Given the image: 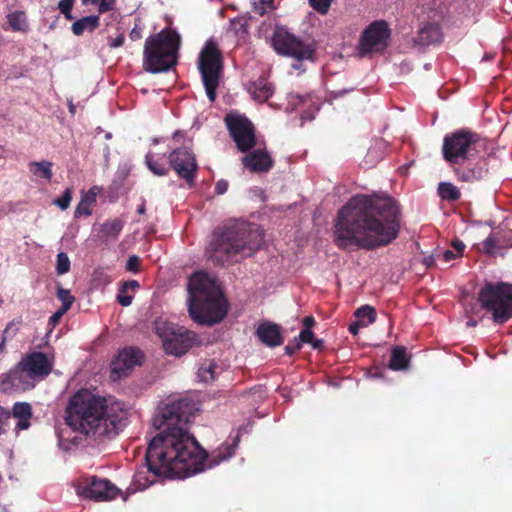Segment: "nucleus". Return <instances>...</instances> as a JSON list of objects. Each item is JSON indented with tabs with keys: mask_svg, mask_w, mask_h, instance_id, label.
<instances>
[{
	"mask_svg": "<svg viewBox=\"0 0 512 512\" xmlns=\"http://www.w3.org/2000/svg\"><path fill=\"white\" fill-rule=\"evenodd\" d=\"M166 353L175 356L185 354L189 348L198 343L197 335L184 327L168 325L160 332Z\"/></svg>",
	"mask_w": 512,
	"mask_h": 512,
	"instance_id": "nucleus-12",
	"label": "nucleus"
},
{
	"mask_svg": "<svg viewBox=\"0 0 512 512\" xmlns=\"http://www.w3.org/2000/svg\"><path fill=\"white\" fill-rule=\"evenodd\" d=\"M303 324L305 326L304 329H310L314 324V318L312 316H307L303 319Z\"/></svg>",
	"mask_w": 512,
	"mask_h": 512,
	"instance_id": "nucleus-54",
	"label": "nucleus"
},
{
	"mask_svg": "<svg viewBox=\"0 0 512 512\" xmlns=\"http://www.w3.org/2000/svg\"><path fill=\"white\" fill-rule=\"evenodd\" d=\"M171 167L176 173L191 182L194 178V173L197 170V164L194 155L185 148L175 149L169 157Z\"/></svg>",
	"mask_w": 512,
	"mask_h": 512,
	"instance_id": "nucleus-17",
	"label": "nucleus"
},
{
	"mask_svg": "<svg viewBox=\"0 0 512 512\" xmlns=\"http://www.w3.org/2000/svg\"><path fill=\"white\" fill-rule=\"evenodd\" d=\"M458 257H459V256L457 255V253H456V252H454V250H450V249H448V250H445V251L443 252V260H444L445 262H449V261H451V260H453V259H456V258H458Z\"/></svg>",
	"mask_w": 512,
	"mask_h": 512,
	"instance_id": "nucleus-52",
	"label": "nucleus"
},
{
	"mask_svg": "<svg viewBox=\"0 0 512 512\" xmlns=\"http://www.w3.org/2000/svg\"><path fill=\"white\" fill-rule=\"evenodd\" d=\"M77 492L89 499L108 501L116 498L119 490L108 480L91 477L78 486Z\"/></svg>",
	"mask_w": 512,
	"mask_h": 512,
	"instance_id": "nucleus-15",
	"label": "nucleus"
},
{
	"mask_svg": "<svg viewBox=\"0 0 512 512\" xmlns=\"http://www.w3.org/2000/svg\"><path fill=\"white\" fill-rule=\"evenodd\" d=\"M164 154L160 155L153 152H148L145 157V162L148 169L157 176H164L168 173V168L163 164Z\"/></svg>",
	"mask_w": 512,
	"mask_h": 512,
	"instance_id": "nucleus-27",
	"label": "nucleus"
},
{
	"mask_svg": "<svg viewBox=\"0 0 512 512\" xmlns=\"http://www.w3.org/2000/svg\"><path fill=\"white\" fill-rule=\"evenodd\" d=\"M72 200V191L71 189H66L63 193V195L60 198H57L54 200V204L58 206L61 210H66L70 202Z\"/></svg>",
	"mask_w": 512,
	"mask_h": 512,
	"instance_id": "nucleus-37",
	"label": "nucleus"
},
{
	"mask_svg": "<svg viewBox=\"0 0 512 512\" xmlns=\"http://www.w3.org/2000/svg\"><path fill=\"white\" fill-rule=\"evenodd\" d=\"M57 298L62 302L61 308L67 311L71 308L75 301V298L71 294L70 290L62 287L57 288Z\"/></svg>",
	"mask_w": 512,
	"mask_h": 512,
	"instance_id": "nucleus-34",
	"label": "nucleus"
},
{
	"mask_svg": "<svg viewBox=\"0 0 512 512\" xmlns=\"http://www.w3.org/2000/svg\"><path fill=\"white\" fill-rule=\"evenodd\" d=\"M61 13L65 16L66 19H68V20L73 19L71 11H69V12H61Z\"/></svg>",
	"mask_w": 512,
	"mask_h": 512,
	"instance_id": "nucleus-60",
	"label": "nucleus"
},
{
	"mask_svg": "<svg viewBox=\"0 0 512 512\" xmlns=\"http://www.w3.org/2000/svg\"><path fill=\"white\" fill-rule=\"evenodd\" d=\"M262 241L263 231L257 225L234 221L213 233L207 253L217 263L237 261L238 256L252 255Z\"/></svg>",
	"mask_w": 512,
	"mask_h": 512,
	"instance_id": "nucleus-4",
	"label": "nucleus"
},
{
	"mask_svg": "<svg viewBox=\"0 0 512 512\" xmlns=\"http://www.w3.org/2000/svg\"><path fill=\"white\" fill-rule=\"evenodd\" d=\"M228 190V182L226 180H219L215 185V192L218 195H223Z\"/></svg>",
	"mask_w": 512,
	"mask_h": 512,
	"instance_id": "nucleus-47",
	"label": "nucleus"
},
{
	"mask_svg": "<svg viewBox=\"0 0 512 512\" xmlns=\"http://www.w3.org/2000/svg\"><path fill=\"white\" fill-rule=\"evenodd\" d=\"M398 215L399 208L390 197L356 195L338 212L335 242L341 248L386 246L398 236Z\"/></svg>",
	"mask_w": 512,
	"mask_h": 512,
	"instance_id": "nucleus-2",
	"label": "nucleus"
},
{
	"mask_svg": "<svg viewBox=\"0 0 512 512\" xmlns=\"http://www.w3.org/2000/svg\"><path fill=\"white\" fill-rule=\"evenodd\" d=\"M52 166L53 164L49 161H32L29 163L28 168L31 174L37 179H45L50 181L52 179Z\"/></svg>",
	"mask_w": 512,
	"mask_h": 512,
	"instance_id": "nucleus-26",
	"label": "nucleus"
},
{
	"mask_svg": "<svg viewBox=\"0 0 512 512\" xmlns=\"http://www.w3.org/2000/svg\"><path fill=\"white\" fill-rule=\"evenodd\" d=\"M355 316L358 318L362 327H367L374 323L376 320V312L372 306L364 305L355 311Z\"/></svg>",
	"mask_w": 512,
	"mask_h": 512,
	"instance_id": "nucleus-29",
	"label": "nucleus"
},
{
	"mask_svg": "<svg viewBox=\"0 0 512 512\" xmlns=\"http://www.w3.org/2000/svg\"><path fill=\"white\" fill-rule=\"evenodd\" d=\"M8 23L14 31H26L28 28L26 15L24 12L16 11L8 14Z\"/></svg>",
	"mask_w": 512,
	"mask_h": 512,
	"instance_id": "nucleus-31",
	"label": "nucleus"
},
{
	"mask_svg": "<svg viewBox=\"0 0 512 512\" xmlns=\"http://www.w3.org/2000/svg\"><path fill=\"white\" fill-rule=\"evenodd\" d=\"M227 128L241 152H246L256 144L252 123L244 116L229 113L225 117Z\"/></svg>",
	"mask_w": 512,
	"mask_h": 512,
	"instance_id": "nucleus-13",
	"label": "nucleus"
},
{
	"mask_svg": "<svg viewBox=\"0 0 512 512\" xmlns=\"http://www.w3.org/2000/svg\"><path fill=\"white\" fill-rule=\"evenodd\" d=\"M123 292L136 291L139 288V283L136 280L126 281L122 284Z\"/></svg>",
	"mask_w": 512,
	"mask_h": 512,
	"instance_id": "nucleus-48",
	"label": "nucleus"
},
{
	"mask_svg": "<svg viewBox=\"0 0 512 512\" xmlns=\"http://www.w3.org/2000/svg\"><path fill=\"white\" fill-rule=\"evenodd\" d=\"M475 135L457 132L444 138L443 156L451 164H459L477 153Z\"/></svg>",
	"mask_w": 512,
	"mask_h": 512,
	"instance_id": "nucleus-10",
	"label": "nucleus"
},
{
	"mask_svg": "<svg viewBox=\"0 0 512 512\" xmlns=\"http://www.w3.org/2000/svg\"><path fill=\"white\" fill-rule=\"evenodd\" d=\"M249 91L253 98L259 102L268 100L269 97L273 94V88L271 84L265 79H259L253 82L249 87Z\"/></svg>",
	"mask_w": 512,
	"mask_h": 512,
	"instance_id": "nucleus-25",
	"label": "nucleus"
},
{
	"mask_svg": "<svg viewBox=\"0 0 512 512\" xmlns=\"http://www.w3.org/2000/svg\"><path fill=\"white\" fill-rule=\"evenodd\" d=\"M99 26V16L90 15L82 17L81 19L76 20L72 26L71 30L74 35L80 36L84 32H92Z\"/></svg>",
	"mask_w": 512,
	"mask_h": 512,
	"instance_id": "nucleus-24",
	"label": "nucleus"
},
{
	"mask_svg": "<svg viewBox=\"0 0 512 512\" xmlns=\"http://www.w3.org/2000/svg\"><path fill=\"white\" fill-rule=\"evenodd\" d=\"M82 3L84 5H88V4H97L98 3V0H82Z\"/></svg>",
	"mask_w": 512,
	"mask_h": 512,
	"instance_id": "nucleus-59",
	"label": "nucleus"
},
{
	"mask_svg": "<svg viewBox=\"0 0 512 512\" xmlns=\"http://www.w3.org/2000/svg\"><path fill=\"white\" fill-rule=\"evenodd\" d=\"M453 250L457 253L458 256H461L463 254V251L465 249V244L460 240H455L452 242Z\"/></svg>",
	"mask_w": 512,
	"mask_h": 512,
	"instance_id": "nucleus-51",
	"label": "nucleus"
},
{
	"mask_svg": "<svg viewBox=\"0 0 512 512\" xmlns=\"http://www.w3.org/2000/svg\"><path fill=\"white\" fill-rule=\"evenodd\" d=\"M499 247L500 246L498 245V241L493 235H489L483 241V250L488 254H493L495 250Z\"/></svg>",
	"mask_w": 512,
	"mask_h": 512,
	"instance_id": "nucleus-38",
	"label": "nucleus"
},
{
	"mask_svg": "<svg viewBox=\"0 0 512 512\" xmlns=\"http://www.w3.org/2000/svg\"><path fill=\"white\" fill-rule=\"evenodd\" d=\"M274 0H253V11L258 15H264L275 9Z\"/></svg>",
	"mask_w": 512,
	"mask_h": 512,
	"instance_id": "nucleus-35",
	"label": "nucleus"
},
{
	"mask_svg": "<svg viewBox=\"0 0 512 512\" xmlns=\"http://www.w3.org/2000/svg\"><path fill=\"white\" fill-rule=\"evenodd\" d=\"M291 97H293V98H297V99H299L300 101H302V100H303V97H301V96H299V95H292Z\"/></svg>",
	"mask_w": 512,
	"mask_h": 512,
	"instance_id": "nucleus-64",
	"label": "nucleus"
},
{
	"mask_svg": "<svg viewBox=\"0 0 512 512\" xmlns=\"http://www.w3.org/2000/svg\"><path fill=\"white\" fill-rule=\"evenodd\" d=\"M492 57H493V56H492L491 54L486 53V54L483 56V60H487V61H488V60H491V59H492Z\"/></svg>",
	"mask_w": 512,
	"mask_h": 512,
	"instance_id": "nucleus-62",
	"label": "nucleus"
},
{
	"mask_svg": "<svg viewBox=\"0 0 512 512\" xmlns=\"http://www.w3.org/2000/svg\"><path fill=\"white\" fill-rule=\"evenodd\" d=\"M124 227V221L120 218L108 219L101 224L99 229L100 238L104 242L114 241L120 235Z\"/></svg>",
	"mask_w": 512,
	"mask_h": 512,
	"instance_id": "nucleus-22",
	"label": "nucleus"
},
{
	"mask_svg": "<svg viewBox=\"0 0 512 512\" xmlns=\"http://www.w3.org/2000/svg\"><path fill=\"white\" fill-rule=\"evenodd\" d=\"M314 349H321L323 346V341L321 339H315L313 338L312 342L310 343Z\"/></svg>",
	"mask_w": 512,
	"mask_h": 512,
	"instance_id": "nucleus-56",
	"label": "nucleus"
},
{
	"mask_svg": "<svg viewBox=\"0 0 512 512\" xmlns=\"http://www.w3.org/2000/svg\"><path fill=\"white\" fill-rule=\"evenodd\" d=\"M91 213L92 212L90 209V205L79 202V204L77 205V207L75 209L74 215L76 218H79L81 216H89V215H91Z\"/></svg>",
	"mask_w": 512,
	"mask_h": 512,
	"instance_id": "nucleus-43",
	"label": "nucleus"
},
{
	"mask_svg": "<svg viewBox=\"0 0 512 512\" xmlns=\"http://www.w3.org/2000/svg\"><path fill=\"white\" fill-rule=\"evenodd\" d=\"M455 172L459 180L466 182L479 180L484 175V170L482 168H474L469 170L456 169Z\"/></svg>",
	"mask_w": 512,
	"mask_h": 512,
	"instance_id": "nucleus-32",
	"label": "nucleus"
},
{
	"mask_svg": "<svg viewBox=\"0 0 512 512\" xmlns=\"http://www.w3.org/2000/svg\"><path fill=\"white\" fill-rule=\"evenodd\" d=\"M245 167L253 172H266L273 164V161L264 149H257L242 158Z\"/></svg>",
	"mask_w": 512,
	"mask_h": 512,
	"instance_id": "nucleus-18",
	"label": "nucleus"
},
{
	"mask_svg": "<svg viewBox=\"0 0 512 512\" xmlns=\"http://www.w3.org/2000/svg\"><path fill=\"white\" fill-rule=\"evenodd\" d=\"M73 6V1L71 0H61L58 3V8L61 12H69L71 11Z\"/></svg>",
	"mask_w": 512,
	"mask_h": 512,
	"instance_id": "nucleus-49",
	"label": "nucleus"
},
{
	"mask_svg": "<svg viewBox=\"0 0 512 512\" xmlns=\"http://www.w3.org/2000/svg\"><path fill=\"white\" fill-rule=\"evenodd\" d=\"M70 270V260L66 253L57 254L56 271L59 275L66 274Z\"/></svg>",
	"mask_w": 512,
	"mask_h": 512,
	"instance_id": "nucleus-36",
	"label": "nucleus"
},
{
	"mask_svg": "<svg viewBox=\"0 0 512 512\" xmlns=\"http://www.w3.org/2000/svg\"><path fill=\"white\" fill-rule=\"evenodd\" d=\"M116 0H99L98 4V10L99 13H106L108 11H111L114 9Z\"/></svg>",
	"mask_w": 512,
	"mask_h": 512,
	"instance_id": "nucleus-45",
	"label": "nucleus"
},
{
	"mask_svg": "<svg viewBox=\"0 0 512 512\" xmlns=\"http://www.w3.org/2000/svg\"><path fill=\"white\" fill-rule=\"evenodd\" d=\"M138 214H144L145 213V206L144 204L140 205L137 209Z\"/></svg>",
	"mask_w": 512,
	"mask_h": 512,
	"instance_id": "nucleus-61",
	"label": "nucleus"
},
{
	"mask_svg": "<svg viewBox=\"0 0 512 512\" xmlns=\"http://www.w3.org/2000/svg\"><path fill=\"white\" fill-rule=\"evenodd\" d=\"M9 329V326L6 327V329L3 331V336H2V339L0 341V352H2L5 348V345H6V336L5 334L7 333Z\"/></svg>",
	"mask_w": 512,
	"mask_h": 512,
	"instance_id": "nucleus-57",
	"label": "nucleus"
},
{
	"mask_svg": "<svg viewBox=\"0 0 512 512\" xmlns=\"http://www.w3.org/2000/svg\"><path fill=\"white\" fill-rule=\"evenodd\" d=\"M442 31L438 24L426 23L420 27L415 42L421 46H429L441 42Z\"/></svg>",
	"mask_w": 512,
	"mask_h": 512,
	"instance_id": "nucleus-19",
	"label": "nucleus"
},
{
	"mask_svg": "<svg viewBox=\"0 0 512 512\" xmlns=\"http://www.w3.org/2000/svg\"><path fill=\"white\" fill-rule=\"evenodd\" d=\"M52 367L53 358L42 352H33L26 355L9 373V380L16 389L29 390L46 378Z\"/></svg>",
	"mask_w": 512,
	"mask_h": 512,
	"instance_id": "nucleus-7",
	"label": "nucleus"
},
{
	"mask_svg": "<svg viewBox=\"0 0 512 512\" xmlns=\"http://www.w3.org/2000/svg\"><path fill=\"white\" fill-rule=\"evenodd\" d=\"M66 312L67 310H63V308H60L55 313H53L49 318L50 325L52 327H55Z\"/></svg>",
	"mask_w": 512,
	"mask_h": 512,
	"instance_id": "nucleus-46",
	"label": "nucleus"
},
{
	"mask_svg": "<svg viewBox=\"0 0 512 512\" xmlns=\"http://www.w3.org/2000/svg\"><path fill=\"white\" fill-rule=\"evenodd\" d=\"M301 346H300V342H298L297 339H294V343L293 344H288L286 347H285V353L287 355H292L295 353V351H297L298 349H300Z\"/></svg>",
	"mask_w": 512,
	"mask_h": 512,
	"instance_id": "nucleus-50",
	"label": "nucleus"
},
{
	"mask_svg": "<svg viewBox=\"0 0 512 512\" xmlns=\"http://www.w3.org/2000/svg\"><path fill=\"white\" fill-rule=\"evenodd\" d=\"M133 299V295L128 294V292H123V287L120 288L119 293L117 294V301L123 307H128L131 305Z\"/></svg>",
	"mask_w": 512,
	"mask_h": 512,
	"instance_id": "nucleus-41",
	"label": "nucleus"
},
{
	"mask_svg": "<svg viewBox=\"0 0 512 512\" xmlns=\"http://www.w3.org/2000/svg\"><path fill=\"white\" fill-rule=\"evenodd\" d=\"M128 410L111 397L82 389L72 395L65 409V423L74 432L94 438L114 437L125 426Z\"/></svg>",
	"mask_w": 512,
	"mask_h": 512,
	"instance_id": "nucleus-3",
	"label": "nucleus"
},
{
	"mask_svg": "<svg viewBox=\"0 0 512 512\" xmlns=\"http://www.w3.org/2000/svg\"><path fill=\"white\" fill-rule=\"evenodd\" d=\"M311 6L322 14H326L332 0H309Z\"/></svg>",
	"mask_w": 512,
	"mask_h": 512,
	"instance_id": "nucleus-39",
	"label": "nucleus"
},
{
	"mask_svg": "<svg viewBox=\"0 0 512 512\" xmlns=\"http://www.w3.org/2000/svg\"><path fill=\"white\" fill-rule=\"evenodd\" d=\"M481 306L493 314L496 323H504L512 317V284H488L480 290Z\"/></svg>",
	"mask_w": 512,
	"mask_h": 512,
	"instance_id": "nucleus-8",
	"label": "nucleus"
},
{
	"mask_svg": "<svg viewBox=\"0 0 512 512\" xmlns=\"http://www.w3.org/2000/svg\"><path fill=\"white\" fill-rule=\"evenodd\" d=\"M142 353L139 349L128 347L121 350L111 364V378L118 380L132 370L135 366L141 364Z\"/></svg>",
	"mask_w": 512,
	"mask_h": 512,
	"instance_id": "nucleus-16",
	"label": "nucleus"
},
{
	"mask_svg": "<svg viewBox=\"0 0 512 512\" xmlns=\"http://www.w3.org/2000/svg\"><path fill=\"white\" fill-rule=\"evenodd\" d=\"M439 196L444 200L455 201L461 196L458 188L450 182H441L438 185Z\"/></svg>",
	"mask_w": 512,
	"mask_h": 512,
	"instance_id": "nucleus-30",
	"label": "nucleus"
},
{
	"mask_svg": "<svg viewBox=\"0 0 512 512\" xmlns=\"http://www.w3.org/2000/svg\"><path fill=\"white\" fill-rule=\"evenodd\" d=\"M187 288L188 311L193 321L211 326L226 316L228 304L214 277L198 271L189 278Z\"/></svg>",
	"mask_w": 512,
	"mask_h": 512,
	"instance_id": "nucleus-5",
	"label": "nucleus"
},
{
	"mask_svg": "<svg viewBox=\"0 0 512 512\" xmlns=\"http://www.w3.org/2000/svg\"><path fill=\"white\" fill-rule=\"evenodd\" d=\"M140 266V259L136 255H132L126 262V269L131 272H138Z\"/></svg>",
	"mask_w": 512,
	"mask_h": 512,
	"instance_id": "nucleus-42",
	"label": "nucleus"
},
{
	"mask_svg": "<svg viewBox=\"0 0 512 512\" xmlns=\"http://www.w3.org/2000/svg\"><path fill=\"white\" fill-rule=\"evenodd\" d=\"M409 364V358L407 356L404 347H395L392 350L391 358L389 362V368L394 371L405 370Z\"/></svg>",
	"mask_w": 512,
	"mask_h": 512,
	"instance_id": "nucleus-28",
	"label": "nucleus"
},
{
	"mask_svg": "<svg viewBox=\"0 0 512 512\" xmlns=\"http://www.w3.org/2000/svg\"><path fill=\"white\" fill-rule=\"evenodd\" d=\"M361 327H362V326H361L360 322H358V321H357L356 323H353V324H351V325L349 326V331H350L353 335H356V334H358L359 329H360Z\"/></svg>",
	"mask_w": 512,
	"mask_h": 512,
	"instance_id": "nucleus-55",
	"label": "nucleus"
},
{
	"mask_svg": "<svg viewBox=\"0 0 512 512\" xmlns=\"http://www.w3.org/2000/svg\"><path fill=\"white\" fill-rule=\"evenodd\" d=\"M313 338H314V334L310 329H303L300 332L299 337L296 339L298 340V342H300V346H301L302 343L310 344L312 342Z\"/></svg>",
	"mask_w": 512,
	"mask_h": 512,
	"instance_id": "nucleus-44",
	"label": "nucleus"
},
{
	"mask_svg": "<svg viewBox=\"0 0 512 512\" xmlns=\"http://www.w3.org/2000/svg\"><path fill=\"white\" fill-rule=\"evenodd\" d=\"M223 371V365L213 359H208L201 363L197 375L202 382L208 383L215 380Z\"/></svg>",
	"mask_w": 512,
	"mask_h": 512,
	"instance_id": "nucleus-23",
	"label": "nucleus"
},
{
	"mask_svg": "<svg viewBox=\"0 0 512 512\" xmlns=\"http://www.w3.org/2000/svg\"><path fill=\"white\" fill-rule=\"evenodd\" d=\"M124 43V37L123 36H118L117 38H115L111 43H110V46L113 47V48H116V47H120L122 46Z\"/></svg>",
	"mask_w": 512,
	"mask_h": 512,
	"instance_id": "nucleus-53",
	"label": "nucleus"
},
{
	"mask_svg": "<svg viewBox=\"0 0 512 512\" xmlns=\"http://www.w3.org/2000/svg\"><path fill=\"white\" fill-rule=\"evenodd\" d=\"M12 415L17 420L16 430H27L31 425L32 407L27 402H17L12 408Z\"/></svg>",
	"mask_w": 512,
	"mask_h": 512,
	"instance_id": "nucleus-21",
	"label": "nucleus"
},
{
	"mask_svg": "<svg viewBox=\"0 0 512 512\" xmlns=\"http://www.w3.org/2000/svg\"><path fill=\"white\" fill-rule=\"evenodd\" d=\"M188 402L179 400L166 404L153 419L159 430L146 450L147 469L138 470L129 491L137 492L154 483L156 476L184 479L228 460L235 453L240 437L214 450L208 459L196 440L188 432L190 413Z\"/></svg>",
	"mask_w": 512,
	"mask_h": 512,
	"instance_id": "nucleus-1",
	"label": "nucleus"
},
{
	"mask_svg": "<svg viewBox=\"0 0 512 512\" xmlns=\"http://www.w3.org/2000/svg\"><path fill=\"white\" fill-rule=\"evenodd\" d=\"M390 36L387 24L383 21L372 23L363 33L360 43L362 54L383 51Z\"/></svg>",
	"mask_w": 512,
	"mask_h": 512,
	"instance_id": "nucleus-14",
	"label": "nucleus"
},
{
	"mask_svg": "<svg viewBox=\"0 0 512 512\" xmlns=\"http://www.w3.org/2000/svg\"><path fill=\"white\" fill-rule=\"evenodd\" d=\"M180 36L172 30H162L145 40L144 68L151 73L168 71L177 62Z\"/></svg>",
	"mask_w": 512,
	"mask_h": 512,
	"instance_id": "nucleus-6",
	"label": "nucleus"
},
{
	"mask_svg": "<svg viewBox=\"0 0 512 512\" xmlns=\"http://www.w3.org/2000/svg\"><path fill=\"white\" fill-rule=\"evenodd\" d=\"M68 107H69V111L71 114H75L76 112V107L75 105L73 104L72 100H69L68 101Z\"/></svg>",
	"mask_w": 512,
	"mask_h": 512,
	"instance_id": "nucleus-58",
	"label": "nucleus"
},
{
	"mask_svg": "<svg viewBox=\"0 0 512 512\" xmlns=\"http://www.w3.org/2000/svg\"><path fill=\"white\" fill-rule=\"evenodd\" d=\"M476 324H477V323H476V321H474V320H469V321L467 322V325H468V326H476Z\"/></svg>",
	"mask_w": 512,
	"mask_h": 512,
	"instance_id": "nucleus-63",
	"label": "nucleus"
},
{
	"mask_svg": "<svg viewBox=\"0 0 512 512\" xmlns=\"http://www.w3.org/2000/svg\"><path fill=\"white\" fill-rule=\"evenodd\" d=\"M257 336L262 343L275 347L282 343L280 327L272 323H262L257 328Z\"/></svg>",
	"mask_w": 512,
	"mask_h": 512,
	"instance_id": "nucleus-20",
	"label": "nucleus"
},
{
	"mask_svg": "<svg viewBox=\"0 0 512 512\" xmlns=\"http://www.w3.org/2000/svg\"><path fill=\"white\" fill-rule=\"evenodd\" d=\"M272 45L278 54L294 58L297 61L308 60L313 56L312 47L295 37L285 27L276 28Z\"/></svg>",
	"mask_w": 512,
	"mask_h": 512,
	"instance_id": "nucleus-11",
	"label": "nucleus"
},
{
	"mask_svg": "<svg viewBox=\"0 0 512 512\" xmlns=\"http://www.w3.org/2000/svg\"><path fill=\"white\" fill-rule=\"evenodd\" d=\"M199 70L208 99H216V89L219 85L222 71V56L213 40H208L203 47L198 61Z\"/></svg>",
	"mask_w": 512,
	"mask_h": 512,
	"instance_id": "nucleus-9",
	"label": "nucleus"
},
{
	"mask_svg": "<svg viewBox=\"0 0 512 512\" xmlns=\"http://www.w3.org/2000/svg\"><path fill=\"white\" fill-rule=\"evenodd\" d=\"M112 282L111 276L103 269H96L92 275V283L96 288L104 287Z\"/></svg>",
	"mask_w": 512,
	"mask_h": 512,
	"instance_id": "nucleus-33",
	"label": "nucleus"
},
{
	"mask_svg": "<svg viewBox=\"0 0 512 512\" xmlns=\"http://www.w3.org/2000/svg\"><path fill=\"white\" fill-rule=\"evenodd\" d=\"M99 188L94 186L88 192L84 193L81 197V201L84 204L92 205L96 201Z\"/></svg>",
	"mask_w": 512,
	"mask_h": 512,
	"instance_id": "nucleus-40",
	"label": "nucleus"
}]
</instances>
